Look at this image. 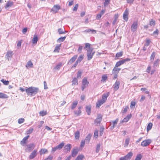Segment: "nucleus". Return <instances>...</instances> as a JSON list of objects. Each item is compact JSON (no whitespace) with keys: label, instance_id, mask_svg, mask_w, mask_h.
<instances>
[{"label":"nucleus","instance_id":"6","mask_svg":"<svg viewBox=\"0 0 160 160\" xmlns=\"http://www.w3.org/2000/svg\"><path fill=\"white\" fill-rule=\"evenodd\" d=\"M130 60V59L128 58H127L125 59H122L121 60L117 62L116 65L115 66L116 67H118L120 65L124 64L126 62L128 61H129Z\"/></svg>","mask_w":160,"mask_h":160},{"label":"nucleus","instance_id":"54","mask_svg":"<svg viewBox=\"0 0 160 160\" xmlns=\"http://www.w3.org/2000/svg\"><path fill=\"white\" fill-rule=\"evenodd\" d=\"M33 128H30L29 130H28L27 132V134H30L33 131Z\"/></svg>","mask_w":160,"mask_h":160},{"label":"nucleus","instance_id":"10","mask_svg":"<svg viewBox=\"0 0 160 160\" xmlns=\"http://www.w3.org/2000/svg\"><path fill=\"white\" fill-rule=\"evenodd\" d=\"M151 142V141L150 139H147L142 141L141 144V145L143 147H146L148 146Z\"/></svg>","mask_w":160,"mask_h":160},{"label":"nucleus","instance_id":"38","mask_svg":"<svg viewBox=\"0 0 160 160\" xmlns=\"http://www.w3.org/2000/svg\"><path fill=\"white\" fill-rule=\"evenodd\" d=\"M84 158V156L82 155H78L75 160H82Z\"/></svg>","mask_w":160,"mask_h":160},{"label":"nucleus","instance_id":"32","mask_svg":"<svg viewBox=\"0 0 160 160\" xmlns=\"http://www.w3.org/2000/svg\"><path fill=\"white\" fill-rule=\"evenodd\" d=\"M8 98V96L6 94L0 92V98Z\"/></svg>","mask_w":160,"mask_h":160},{"label":"nucleus","instance_id":"20","mask_svg":"<svg viewBox=\"0 0 160 160\" xmlns=\"http://www.w3.org/2000/svg\"><path fill=\"white\" fill-rule=\"evenodd\" d=\"M25 66L27 69H28L29 68H32L33 66V64L31 61H29L27 63Z\"/></svg>","mask_w":160,"mask_h":160},{"label":"nucleus","instance_id":"4","mask_svg":"<svg viewBox=\"0 0 160 160\" xmlns=\"http://www.w3.org/2000/svg\"><path fill=\"white\" fill-rule=\"evenodd\" d=\"M93 48H90L87 50V55L88 57V60H90L92 58L95 52H92Z\"/></svg>","mask_w":160,"mask_h":160},{"label":"nucleus","instance_id":"1","mask_svg":"<svg viewBox=\"0 0 160 160\" xmlns=\"http://www.w3.org/2000/svg\"><path fill=\"white\" fill-rule=\"evenodd\" d=\"M109 95V92H108L105 94H104L102 96V99L98 100L96 103V106L97 107L99 108L105 102L107 99V97Z\"/></svg>","mask_w":160,"mask_h":160},{"label":"nucleus","instance_id":"35","mask_svg":"<svg viewBox=\"0 0 160 160\" xmlns=\"http://www.w3.org/2000/svg\"><path fill=\"white\" fill-rule=\"evenodd\" d=\"M66 37H61L59 38L57 40V42H63L65 39Z\"/></svg>","mask_w":160,"mask_h":160},{"label":"nucleus","instance_id":"2","mask_svg":"<svg viewBox=\"0 0 160 160\" xmlns=\"http://www.w3.org/2000/svg\"><path fill=\"white\" fill-rule=\"evenodd\" d=\"M39 91L38 88L35 87H30L26 89V92L28 95H34L36 94Z\"/></svg>","mask_w":160,"mask_h":160},{"label":"nucleus","instance_id":"23","mask_svg":"<svg viewBox=\"0 0 160 160\" xmlns=\"http://www.w3.org/2000/svg\"><path fill=\"white\" fill-rule=\"evenodd\" d=\"M38 41V38L37 35H34L32 40V43L34 44H36Z\"/></svg>","mask_w":160,"mask_h":160},{"label":"nucleus","instance_id":"33","mask_svg":"<svg viewBox=\"0 0 160 160\" xmlns=\"http://www.w3.org/2000/svg\"><path fill=\"white\" fill-rule=\"evenodd\" d=\"M78 80L76 78H73L72 81V85H74L75 84L78 85Z\"/></svg>","mask_w":160,"mask_h":160},{"label":"nucleus","instance_id":"51","mask_svg":"<svg viewBox=\"0 0 160 160\" xmlns=\"http://www.w3.org/2000/svg\"><path fill=\"white\" fill-rule=\"evenodd\" d=\"M24 121V119L23 118H21L19 119L18 121V122L19 124L22 123Z\"/></svg>","mask_w":160,"mask_h":160},{"label":"nucleus","instance_id":"56","mask_svg":"<svg viewBox=\"0 0 160 160\" xmlns=\"http://www.w3.org/2000/svg\"><path fill=\"white\" fill-rule=\"evenodd\" d=\"M78 4H76L75 5L74 7L73 8V11H77L78 7Z\"/></svg>","mask_w":160,"mask_h":160},{"label":"nucleus","instance_id":"13","mask_svg":"<svg viewBox=\"0 0 160 160\" xmlns=\"http://www.w3.org/2000/svg\"><path fill=\"white\" fill-rule=\"evenodd\" d=\"M120 82L119 81H117L113 85V88L115 91L117 90L119 88Z\"/></svg>","mask_w":160,"mask_h":160},{"label":"nucleus","instance_id":"49","mask_svg":"<svg viewBox=\"0 0 160 160\" xmlns=\"http://www.w3.org/2000/svg\"><path fill=\"white\" fill-rule=\"evenodd\" d=\"M104 130V128L103 127H101L100 129V135L102 136L103 134V132Z\"/></svg>","mask_w":160,"mask_h":160},{"label":"nucleus","instance_id":"22","mask_svg":"<svg viewBox=\"0 0 160 160\" xmlns=\"http://www.w3.org/2000/svg\"><path fill=\"white\" fill-rule=\"evenodd\" d=\"M91 135L90 134H88V135L86 137L85 140H84L86 143H88L91 138Z\"/></svg>","mask_w":160,"mask_h":160},{"label":"nucleus","instance_id":"5","mask_svg":"<svg viewBox=\"0 0 160 160\" xmlns=\"http://www.w3.org/2000/svg\"><path fill=\"white\" fill-rule=\"evenodd\" d=\"M89 82L87 80V78H84L82 80V90L83 91L85 88L88 87Z\"/></svg>","mask_w":160,"mask_h":160},{"label":"nucleus","instance_id":"9","mask_svg":"<svg viewBox=\"0 0 160 160\" xmlns=\"http://www.w3.org/2000/svg\"><path fill=\"white\" fill-rule=\"evenodd\" d=\"M13 52L11 51H8L5 56V58L8 61L10 60L12 57Z\"/></svg>","mask_w":160,"mask_h":160},{"label":"nucleus","instance_id":"8","mask_svg":"<svg viewBox=\"0 0 160 160\" xmlns=\"http://www.w3.org/2000/svg\"><path fill=\"white\" fill-rule=\"evenodd\" d=\"M60 9V6L58 5H55L52 8L51 12L53 13H56L57 12L59 9Z\"/></svg>","mask_w":160,"mask_h":160},{"label":"nucleus","instance_id":"34","mask_svg":"<svg viewBox=\"0 0 160 160\" xmlns=\"http://www.w3.org/2000/svg\"><path fill=\"white\" fill-rule=\"evenodd\" d=\"M75 138L76 139H79L80 136V132L78 131H77L75 133Z\"/></svg>","mask_w":160,"mask_h":160},{"label":"nucleus","instance_id":"37","mask_svg":"<svg viewBox=\"0 0 160 160\" xmlns=\"http://www.w3.org/2000/svg\"><path fill=\"white\" fill-rule=\"evenodd\" d=\"M62 66V63L61 62L59 63L54 69L56 70H59L60 68Z\"/></svg>","mask_w":160,"mask_h":160},{"label":"nucleus","instance_id":"7","mask_svg":"<svg viewBox=\"0 0 160 160\" xmlns=\"http://www.w3.org/2000/svg\"><path fill=\"white\" fill-rule=\"evenodd\" d=\"M26 150L28 152L33 150L35 147V145L34 143H31L27 145Z\"/></svg>","mask_w":160,"mask_h":160},{"label":"nucleus","instance_id":"47","mask_svg":"<svg viewBox=\"0 0 160 160\" xmlns=\"http://www.w3.org/2000/svg\"><path fill=\"white\" fill-rule=\"evenodd\" d=\"M1 81L5 85H8L9 83L8 81L5 80L3 79H2Z\"/></svg>","mask_w":160,"mask_h":160},{"label":"nucleus","instance_id":"64","mask_svg":"<svg viewBox=\"0 0 160 160\" xmlns=\"http://www.w3.org/2000/svg\"><path fill=\"white\" fill-rule=\"evenodd\" d=\"M53 158V156L52 155H49L48 158H46L44 160H52Z\"/></svg>","mask_w":160,"mask_h":160},{"label":"nucleus","instance_id":"18","mask_svg":"<svg viewBox=\"0 0 160 160\" xmlns=\"http://www.w3.org/2000/svg\"><path fill=\"white\" fill-rule=\"evenodd\" d=\"M78 152V149L77 148H75L73 149L72 152V156L73 157H75Z\"/></svg>","mask_w":160,"mask_h":160},{"label":"nucleus","instance_id":"41","mask_svg":"<svg viewBox=\"0 0 160 160\" xmlns=\"http://www.w3.org/2000/svg\"><path fill=\"white\" fill-rule=\"evenodd\" d=\"M152 124L151 123H149L148 125L147 128V130L148 131L151 129L152 127Z\"/></svg>","mask_w":160,"mask_h":160},{"label":"nucleus","instance_id":"62","mask_svg":"<svg viewBox=\"0 0 160 160\" xmlns=\"http://www.w3.org/2000/svg\"><path fill=\"white\" fill-rule=\"evenodd\" d=\"M159 60L158 59H157V60H156L154 63V66H157L158 64L159 63Z\"/></svg>","mask_w":160,"mask_h":160},{"label":"nucleus","instance_id":"21","mask_svg":"<svg viewBox=\"0 0 160 160\" xmlns=\"http://www.w3.org/2000/svg\"><path fill=\"white\" fill-rule=\"evenodd\" d=\"M30 136L28 135L25 137L21 142V144L22 146L24 145V144L26 143V141L28 139Z\"/></svg>","mask_w":160,"mask_h":160},{"label":"nucleus","instance_id":"55","mask_svg":"<svg viewBox=\"0 0 160 160\" xmlns=\"http://www.w3.org/2000/svg\"><path fill=\"white\" fill-rule=\"evenodd\" d=\"M122 55V52H120L117 53L116 55V57L119 58L121 57Z\"/></svg>","mask_w":160,"mask_h":160},{"label":"nucleus","instance_id":"53","mask_svg":"<svg viewBox=\"0 0 160 160\" xmlns=\"http://www.w3.org/2000/svg\"><path fill=\"white\" fill-rule=\"evenodd\" d=\"M155 52H153L152 53L150 57L151 60H153L154 59L155 56Z\"/></svg>","mask_w":160,"mask_h":160},{"label":"nucleus","instance_id":"61","mask_svg":"<svg viewBox=\"0 0 160 160\" xmlns=\"http://www.w3.org/2000/svg\"><path fill=\"white\" fill-rule=\"evenodd\" d=\"M129 108L128 107V106H126L125 107V108H124L123 111L122 113H125L127 111L128 109Z\"/></svg>","mask_w":160,"mask_h":160},{"label":"nucleus","instance_id":"11","mask_svg":"<svg viewBox=\"0 0 160 160\" xmlns=\"http://www.w3.org/2000/svg\"><path fill=\"white\" fill-rule=\"evenodd\" d=\"M137 27V22L136 21L134 22L131 26V29L132 31L134 32L136 31Z\"/></svg>","mask_w":160,"mask_h":160},{"label":"nucleus","instance_id":"30","mask_svg":"<svg viewBox=\"0 0 160 160\" xmlns=\"http://www.w3.org/2000/svg\"><path fill=\"white\" fill-rule=\"evenodd\" d=\"M66 32V31L64 28H60L58 29V32L59 34L65 33Z\"/></svg>","mask_w":160,"mask_h":160},{"label":"nucleus","instance_id":"57","mask_svg":"<svg viewBox=\"0 0 160 160\" xmlns=\"http://www.w3.org/2000/svg\"><path fill=\"white\" fill-rule=\"evenodd\" d=\"M82 75V72L81 71H79L77 73V77L78 78H80Z\"/></svg>","mask_w":160,"mask_h":160},{"label":"nucleus","instance_id":"39","mask_svg":"<svg viewBox=\"0 0 160 160\" xmlns=\"http://www.w3.org/2000/svg\"><path fill=\"white\" fill-rule=\"evenodd\" d=\"M64 146V143L62 142L59 144L58 146H57V148L58 150L61 149Z\"/></svg>","mask_w":160,"mask_h":160},{"label":"nucleus","instance_id":"50","mask_svg":"<svg viewBox=\"0 0 160 160\" xmlns=\"http://www.w3.org/2000/svg\"><path fill=\"white\" fill-rule=\"evenodd\" d=\"M150 40L149 39H147L146 40V42L144 45H145V46L148 47L150 43Z\"/></svg>","mask_w":160,"mask_h":160},{"label":"nucleus","instance_id":"16","mask_svg":"<svg viewBox=\"0 0 160 160\" xmlns=\"http://www.w3.org/2000/svg\"><path fill=\"white\" fill-rule=\"evenodd\" d=\"M132 155V152H130L123 157L126 160H129L131 158Z\"/></svg>","mask_w":160,"mask_h":160},{"label":"nucleus","instance_id":"48","mask_svg":"<svg viewBox=\"0 0 160 160\" xmlns=\"http://www.w3.org/2000/svg\"><path fill=\"white\" fill-rule=\"evenodd\" d=\"M101 144L100 143H99L98 144H97L96 148V152L97 153H98L100 149V147Z\"/></svg>","mask_w":160,"mask_h":160},{"label":"nucleus","instance_id":"43","mask_svg":"<svg viewBox=\"0 0 160 160\" xmlns=\"http://www.w3.org/2000/svg\"><path fill=\"white\" fill-rule=\"evenodd\" d=\"M135 105L136 103L134 101L131 102L130 106V108L132 109H134L135 108Z\"/></svg>","mask_w":160,"mask_h":160},{"label":"nucleus","instance_id":"3","mask_svg":"<svg viewBox=\"0 0 160 160\" xmlns=\"http://www.w3.org/2000/svg\"><path fill=\"white\" fill-rule=\"evenodd\" d=\"M102 119V116L101 114H98L97 117L94 120V124L96 126H99L100 125V123Z\"/></svg>","mask_w":160,"mask_h":160},{"label":"nucleus","instance_id":"15","mask_svg":"<svg viewBox=\"0 0 160 160\" xmlns=\"http://www.w3.org/2000/svg\"><path fill=\"white\" fill-rule=\"evenodd\" d=\"M64 148V150L65 152H69L71 148V145L70 144H68L65 145Z\"/></svg>","mask_w":160,"mask_h":160},{"label":"nucleus","instance_id":"46","mask_svg":"<svg viewBox=\"0 0 160 160\" xmlns=\"http://www.w3.org/2000/svg\"><path fill=\"white\" fill-rule=\"evenodd\" d=\"M110 0H105V2L103 3V6L106 7L109 3Z\"/></svg>","mask_w":160,"mask_h":160},{"label":"nucleus","instance_id":"19","mask_svg":"<svg viewBox=\"0 0 160 160\" xmlns=\"http://www.w3.org/2000/svg\"><path fill=\"white\" fill-rule=\"evenodd\" d=\"M13 2L11 1H8L6 4L5 7V8L12 7L13 5Z\"/></svg>","mask_w":160,"mask_h":160},{"label":"nucleus","instance_id":"58","mask_svg":"<svg viewBox=\"0 0 160 160\" xmlns=\"http://www.w3.org/2000/svg\"><path fill=\"white\" fill-rule=\"evenodd\" d=\"M118 118H117L115 121H112V122L113 124V125L115 126L117 124V123L118 122Z\"/></svg>","mask_w":160,"mask_h":160},{"label":"nucleus","instance_id":"42","mask_svg":"<svg viewBox=\"0 0 160 160\" xmlns=\"http://www.w3.org/2000/svg\"><path fill=\"white\" fill-rule=\"evenodd\" d=\"M130 141V139L129 138H127L125 140V142L124 144V147H127L128 146Z\"/></svg>","mask_w":160,"mask_h":160},{"label":"nucleus","instance_id":"59","mask_svg":"<svg viewBox=\"0 0 160 160\" xmlns=\"http://www.w3.org/2000/svg\"><path fill=\"white\" fill-rule=\"evenodd\" d=\"M158 29H156L155 31H154L152 33L153 36H157L158 34Z\"/></svg>","mask_w":160,"mask_h":160},{"label":"nucleus","instance_id":"24","mask_svg":"<svg viewBox=\"0 0 160 160\" xmlns=\"http://www.w3.org/2000/svg\"><path fill=\"white\" fill-rule=\"evenodd\" d=\"M131 117V115H128L126 117L124 118L122 121V122H127Z\"/></svg>","mask_w":160,"mask_h":160},{"label":"nucleus","instance_id":"45","mask_svg":"<svg viewBox=\"0 0 160 160\" xmlns=\"http://www.w3.org/2000/svg\"><path fill=\"white\" fill-rule=\"evenodd\" d=\"M47 113V112L46 111H41L39 112L40 115L42 116H43L45 115Z\"/></svg>","mask_w":160,"mask_h":160},{"label":"nucleus","instance_id":"44","mask_svg":"<svg viewBox=\"0 0 160 160\" xmlns=\"http://www.w3.org/2000/svg\"><path fill=\"white\" fill-rule=\"evenodd\" d=\"M83 58V55H80L78 58L77 60L78 62L80 63L82 60Z\"/></svg>","mask_w":160,"mask_h":160},{"label":"nucleus","instance_id":"60","mask_svg":"<svg viewBox=\"0 0 160 160\" xmlns=\"http://www.w3.org/2000/svg\"><path fill=\"white\" fill-rule=\"evenodd\" d=\"M88 48V49L90 48H90V44L88 43H86L85 44V46L84 48L85 49L86 48Z\"/></svg>","mask_w":160,"mask_h":160},{"label":"nucleus","instance_id":"52","mask_svg":"<svg viewBox=\"0 0 160 160\" xmlns=\"http://www.w3.org/2000/svg\"><path fill=\"white\" fill-rule=\"evenodd\" d=\"M155 24V21L153 20H151L150 22V25L151 26H154Z\"/></svg>","mask_w":160,"mask_h":160},{"label":"nucleus","instance_id":"40","mask_svg":"<svg viewBox=\"0 0 160 160\" xmlns=\"http://www.w3.org/2000/svg\"><path fill=\"white\" fill-rule=\"evenodd\" d=\"M78 103V102L77 101H74L72 103L71 107V109H73L76 106Z\"/></svg>","mask_w":160,"mask_h":160},{"label":"nucleus","instance_id":"31","mask_svg":"<svg viewBox=\"0 0 160 160\" xmlns=\"http://www.w3.org/2000/svg\"><path fill=\"white\" fill-rule=\"evenodd\" d=\"M48 152V151L45 149H42L40 151V155L42 154H45Z\"/></svg>","mask_w":160,"mask_h":160},{"label":"nucleus","instance_id":"26","mask_svg":"<svg viewBox=\"0 0 160 160\" xmlns=\"http://www.w3.org/2000/svg\"><path fill=\"white\" fill-rule=\"evenodd\" d=\"M117 67H115L112 70V73L115 74L118 73L119 71L121 69L117 68Z\"/></svg>","mask_w":160,"mask_h":160},{"label":"nucleus","instance_id":"14","mask_svg":"<svg viewBox=\"0 0 160 160\" xmlns=\"http://www.w3.org/2000/svg\"><path fill=\"white\" fill-rule=\"evenodd\" d=\"M37 154V150H34L29 156V158L30 159H32L35 157Z\"/></svg>","mask_w":160,"mask_h":160},{"label":"nucleus","instance_id":"25","mask_svg":"<svg viewBox=\"0 0 160 160\" xmlns=\"http://www.w3.org/2000/svg\"><path fill=\"white\" fill-rule=\"evenodd\" d=\"M91 32L92 33H95L96 32V30H92L89 28L88 29L84 31L83 32L87 33V32Z\"/></svg>","mask_w":160,"mask_h":160},{"label":"nucleus","instance_id":"28","mask_svg":"<svg viewBox=\"0 0 160 160\" xmlns=\"http://www.w3.org/2000/svg\"><path fill=\"white\" fill-rule=\"evenodd\" d=\"M91 106H87L86 107V111L88 115L91 113Z\"/></svg>","mask_w":160,"mask_h":160},{"label":"nucleus","instance_id":"27","mask_svg":"<svg viewBox=\"0 0 160 160\" xmlns=\"http://www.w3.org/2000/svg\"><path fill=\"white\" fill-rule=\"evenodd\" d=\"M141 91L142 92L145 93V94H149V92L148 91V89L145 88H141Z\"/></svg>","mask_w":160,"mask_h":160},{"label":"nucleus","instance_id":"17","mask_svg":"<svg viewBox=\"0 0 160 160\" xmlns=\"http://www.w3.org/2000/svg\"><path fill=\"white\" fill-rule=\"evenodd\" d=\"M78 57V55H74L69 61L68 62V64H71L75 61Z\"/></svg>","mask_w":160,"mask_h":160},{"label":"nucleus","instance_id":"29","mask_svg":"<svg viewBox=\"0 0 160 160\" xmlns=\"http://www.w3.org/2000/svg\"><path fill=\"white\" fill-rule=\"evenodd\" d=\"M61 45V44H60L57 45L54 50V52H59Z\"/></svg>","mask_w":160,"mask_h":160},{"label":"nucleus","instance_id":"12","mask_svg":"<svg viewBox=\"0 0 160 160\" xmlns=\"http://www.w3.org/2000/svg\"><path fill=\"white\" fill-rule=\"evenodd\" d=\"M128 11L127 9L124 12L123 15V19L126 21L128 20Z\"/></svg>","mask_w":160,"mask_h":160},{"label":"nucleus","instance_id":"36","mask_svg":"<svg viewBox=\"0 0 160 160\" xmlns=\"http://www.w3.org/2000/svg\"><path fill=\"white\" fill-rule=\"evenodd\" d=\"M81 108V107H79L78 108L79 110L78 111H74V113L77 116H79L81 112L80 110Z\"/></svg>","mask_w":160,"mask_h":160},{"label":"nucleus","instance_id":"63","mask_svg":"<svg viewBox=\"0 0 160 160\" xmlns=\"http://www.w3.org/2000/svg\"><path fill=\"white\" fill-rule=\"evenodd\" d=\"M85 141L84 140H82L81 142L80 146L82 147H83L85 145Z\"/></svg>","mask_w":160,"mask_h":160}]
</instances>
